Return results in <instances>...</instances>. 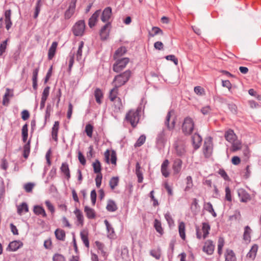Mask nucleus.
I'll return each instance as SVG.
<instances>
[{
	"label": "nucleus",
	"mask_w": 261,
	"mask_h": 261,
	"mask_svg": "<svg viewBox=\"0 0 261 261\" xmlns=\"http://www.w3.org/2000/svg\"><path fill=\"white\" fill-rule=\"evenodd\" d=\"M131 76V71L129 70H126L122 73L115 76L112 84H115L118 87L124 85L129 79Z\"/></svg>",
	"instance_id": "f257e3e1"
},
{
	"label": "nucleus",
	"mask_w": 261,
	"mask_h": 261,
	"mask_svg": "<svg viewBox=\"0 0 261 261\" xmlns=\"http://www.w3.org/2000/svg\"><path fill=\"white\" fill-rule=\"evenodd\" d=\"M229 143L231 144L230 150L235 152L241 148L242 143L238 139L233 130L229 129Z\"/></svg>",
	"instance_id": "f03ea898"
},
{
	"label": "nucleus",
	"mask_w": 261,
	"mask_h": 261,
	"mask_svg": "<svg viewBox=\"0 0 261 261\" xmlns=\"http://www.w3.org/2000/svg\"><path fill=\"white\" fill-rule=\"evenodd\" d=\"M140 110H131L126 115L125 119L133 127H135L139 122Z\"/></svg>",
	"instance_id": "7ed1b4c3"
},
{
	"label": "nucleus",
	"mask_w": 261,
	"mask_h": 261,
	"mask_svg": "<svg viewBox=\"0 0 261 261\" xmlns=\"http://www.w3.org/2000/svg\"><path fill=\"white\" fill-rule=\"evenodd\" d=\"M194 124L193 120L190 117L185 119L182 126V131L186 135H190L194 129Z\"/></svg>",
	"instance_id": "20e7f679"
},
{
	"label": "nucleus",
	"mask_w": 261,
	"mask_h": 261,
	"mask_svg": "<svg viewBox=\"0 0 261 261\" xmlns=\"http://www.w3.org/2000/svg\"><path fill=\"white\" fill-rule=\"evenodd\" d=\"M129 59L128 58H123L117 60L113 65V70L116 72H119L122 70L128 63Z\"/></svg>",
	"instance_id": "39448f33"
},
{
	"label": "nucleus",
	"mask_w": 261,
	"mask_h": 261,
	"mask_svg": "<svg viewBox=\"0 0 261 261\" xmlns=\"http://www.w3.org/2000/svg\"><path fill=\"white\" fill-rule=\"evenodd\" d=\"M85 28V22L80 20L75 23L72 28L73 34L76 36H81L83 35Z\"/></svg>",
	"instance_id": "423d86ee"
},
{
	"label": "nucleus",
	"mask_w": 261,
	"mask_h": 261,
	"mask_svg": "<svg viewBox=\"0 0 261 261\" xmlns=\"http://www.w3.org/2000/svg\"><path fill=\"white\" fill-rule=\"evenodd\" d=\"M213 150L212 140L211 138L206 140L203 146V152L206 157H209Z\"/></svg>",
	"instance_id": "0eeeda50"
},
{
	"label": "nucleus",
	"mask_w": 261,
	"mask_h": 261,
	"mask_svg": "<svg viewBox=\"0 0 261 261\" xmlns=\"http://www.w3.org/2000/svg\"><path fill=\"white\" fill-rule=\"evenodd\" d=\"M77 0H71L68 9L65 11L64 16L65 19H69L74 14Z\"/></svg>",
	"instance_id": "6e6552de"
},
{
	"label": "nucleus",
	"mask_w": 261,
	"mask_h": 261,
	"mask_svg": "<svg viewBox=\"0 0 261 261\" xmlns=\"http://www.w3.org/2000/svg\"><path fill=\"white\" fill-rule=\"evenodd\" d=\"M174 114V112L173 110H171L168 112L165 121V124L169 129H173L174 127L175 121L174 119H173L171 121V123H169V121L171 117Z\"/></svg>",
	"instance_id": "1a4fd4ad"
},
{
	"label": "nucleus",
	"mask_w": 261,
	"mask_h": 261,
	"mask_svg": "<svg viewBox=\"0 0 261 261\" xmlns=\"http://www.w3.org/2000/svg\"><path fill=\"white\" fill-rule=\"evenodd\" d=\"M237 193L241 202H246L250 198V195L243 189H238Z\"/></svg>",
	"instance_id": "9d476101"
},
{
	"label": "nucleus",
	"mask_w": 261,
	"mask_h": 261,
	"mask_svg": "<svg viewBox=\"0 0 261 261\" xmlns=\"http://www.w3.org/2000/svg\"><path fill=\"white\" fill-rule=\"evenodd\" d=\"M215 248V245L213 242L211 240H207L204 244L203 247V250L208 255L213 254Z\"/></svg>",
	"instance_id": "9b49d317"
},
{
	"label": "nucleus",
	"mask_w": 261,
	"mask_h": 261,
	"mask_svg": "<svg viewBox=\"0 0 261 261\" xmlns=\"http://www.w3.org/2000/svg\"><path fill=\"white\" fill-rule=\"evenodd\" d=\"M110 23H106L101 29L100 32V36L102 40H106L109 35L110 30L109 28L110 27Z\"/></svg>",
	"instance_id": "f8f14e48"
},
{
	"label": "nucleus",
	"mask_w": 261,
	"mask_h": 261,
	"mask_svg": "<svg viewBox=\"0 0 261 261\" xmlns=\"http://www.w3.org/2000/svg\"><path fill=\"white\" fill-rule=\"evenodd\" d=\"M23 245V243L20 241H14L10 242L7 249L11 251H15Z\"/></svg>",
	"instance_id": "ddd939ff"
},
{
	"label": "nucleus",
	"mask_w": 261,
	"mask_h": 261,
	"mask_svg": "<svg viewBox=\"0 0 261 261\" xmlns=\"http://www.w3.org/2000/svg\"><path fill=\"white\" fill-rule=\"evenodd\" d=\"M112 14V9L108 7L106 8L102 12L101 20L106 22L109 20Z\"/></svg>",
	"instance_id": "4468645a"
},
{
	"label": "nucleus",
	"mask_w": 261,
	"mask_h": 261,
	"mask_svg": "<svg viewBox=\"0 0 261 261\" xmlns=\"http://www.w3.org/2000/svg\"><path fill=\"white\" fill-rule=\"evenodd\" d=\"M192 140L194 148L198 149L201 144L202 138L198 134L195 133L192 136Z\"/></svg>",
	"instance_id": "2eb2a0df"
},
{
	"label": "nucleus",
	"mask_w": 261,
	"mask_h": 261,
	"mask_svg": "<svg viewBox=\"0 0 261 261\" xmlns=\"http://www.w3.org/2000/svg\"><path fill=\"white\" fill-rule=\"evenodd\" d=\"M100 13V10H97L89 18V25L90 28L94 27Z\"/></svg>",
	"instance_id": "dca6fc26"
},
{
	"label": "nucleus",
	"mask_w": 261,
	"mask_h": 261,
	"mask_svg": "<svg viewBox=\"0 0 261 261\" xmlns=\"http://www.w3.org/2000/svg\"><path fill=\"white\" fill-rule=\"evenodd\" d=\"M169 163L168 160H165L161 165V172L162 175L165 177H167L169 175V172L168 170Z\"/></svg>",
	"instance_id": "f3484780"
},
{
	"label": "nucleus",
	"mask_w": 261,
	"mask_h": 261,
	"mask_svg": "<svg viewBox=\"0 0 261 261\" xmlns=\"http://www.w3.org/2000/svg\"><path fill=\"white\" fill-rule=\"evenodd\" d=\"M182 163L181 160L179 159H176L174 160L173 165V169L174 173L177 174L180 171Z\"/></svg>",
	"instance_id": "a211bd4d"
},
{
	"label": "nucleus",
	"mask_w": 261,
	"mask_h": 261,
	"mask_svg": "<svg viewBox=\"0 0 261 261\" xmlns=\"http://www.w3.org/2000/svg\"><path fill=\"white\" fill-rule=\"evenodd\" d=\"M114 85V88L111 90L109 93V98L112 101H114L115 99L118 98L117 95L118 93V87Z\"/></svg>",
	"instance_id": "6ab92c4d"
},
{
	"label": "nucleus",
	"mask_w": 261,
	"mask_h": 261,
	"mask_svg": "<svg viewBox=\"0 0 261 261\" xmlns=\"http://www.w3.org/2000/svg\"><path fill=\"white\" fill-rule=\"evenodd\" d=\"M33 211L37 215H41L43 217H46L47 216L44 209L41 206L35 205L34 206Z\"/></svg>",
	"instance_id": "aec40b11"
},
{
	"label": "nucleus",
	"mask_w": 261,
	"mask_h": 261,
	"mask_svg": "<svg viewBox=\"0 0 261 261\" xmlns=\"http://www.w3.org/2000/svg\"><path fill=\"white\" fill-rule=\"evenodd\" d=\"M166 132L165 129H162L157 136L156 140L159 144H164L166 141Z\"/></svg>",
	"instance_id": "412c9836"
},
{
	"label": "nucleus",
	"mask_w": 261,
	"mask_h": 261,
	"mask_svg": "<svg viewBox=\"0 0 261 261\" xmlns=\"http://www.w3.org/2000/svg\"><path fill=\"white\" fill-rule=\"evenodd\" d=\"M57 45L58 43L57 42H53L51 44L48 53V58L49 60L52 59L55 56Z\"/></svg>",
	"instance_id": "4be33fe9"
},
{
	"label": "nucleus",
	"mask_w": 261,
	"mask_h": 261,
	"mask_svg": "<svg viewBox=\"0 0 261 261\" xmlns=\"http://www.w3.org/2000/svg\"><path fill=\"white\" fill-rule=\"evenodd\" d=\"M136 174L138 177V182L141 183L143 180V173L141 170V166L138 162L136 165Z\"/></svg>",
	"instance_id": "5701e85b"
},
{
	"label": "nucleus",
	"mask_w": 261,
	"mask_h": 261,
	"mask_svg": "<svg viewBox=\"0 0 261 261\" xmlns=\"http://www.w3.org/2000/svg\"><path fill=\"white\" fill-rule=\"evenodd\" d=\"M104 223L106 226L108 237L110 238H113L115 235L114 228L107 220H105Z\"/></svg>",
	"instance_id": "b1692460"
},
{
	"label": "nucleus",
	"mask_w": 261,
	"mask_h": 261,
	"mask_svg": "<svg viewBox=\"0 0 261 261\" xmlns=\"http://www.w3.org/2000/svg\"><path fill=\"white\" fill-rule=\"evenodd\" d=\"M80 236L86 247L88 248L89 247V242L88 238L87 231L85 230H82L80 233Z\"/></svg>",
	"instance_id": "393cba45"
},
{
	"label": "nucleus",
	"mask_w": 261,
	"mask_h": 261,
	"mask_svg": "<svg viewBox=\"0 0 261 261\" xmlns=\"http://www.w3.org/2000/svg\"><path fill=\"white\" fill-rule=\"evenodd\" d=\"M61 171L66 176L67 179H69L70 177V171L68 167V165L67 163H63L61 167Z\"/></svg>",
	"instance_id": "a878e982"
},
{
	"label": "nucleus",
	"mask_w": 261,
	"mask_h": 261,
	"mask_svg": "<svg viewBox=\"0 0 261 261\" xmlns=\"http://www.w3.org/2000/svg\"><path fill=\"white\" fill-rule=\"evenodd\" d=\"M84 211L86 214L87 217L89 219H93L94 218L95 215L94 210L88 206H85Z\"/></svg>",
	"instance_id": "bb28decb"
},
{
	"label": "nucleus",
	"mask_w": 261,
	"mask_h": 261,
	"mask_svg": "<svg viewBox=\"0 0 261 261\" xmlns=\"http://www.w3.org/2000/svg\"><path fill=\"white\" fill-rule=\"evenodd\" d=\"M175 147L177 154L179 155H182L185 152V147L183 144H177V143L175 144Z\"/></svg>",
	"instance_id": "cd10ccee"
},
{
	"label": "nucleus",
	"mask_w": 261,
	"mask_h": 261,
	"mask_svg": "<svg viewBox=\"0 0 261 261\" xmlns=\"http://www.w3.org/2000/svg\"><path fill=\"white\" fill-rule=\"evenodd\" d=\"M29 211L28 205L23 202L21 204L17 206V213L19 215H21L23 212L27 213Z\"/></svg>",
	"instance_id": "c85d7f7f"
},
{
	"label": "nucleus",
	"mask_w": 261,
	"mask_h": 261,
	"mask_svg": "<svg viewBox=\"0 0 261 261\" xmlns=\"http://www.w3.org/2000/svg\"><path fill=\"white\" fill-rule=\"evenodd\" d=\"M56 237L58 240L64 241L65 238V231L61 229H57L55 232Z\"/></svg>",
	"instance_id": "c756f323"
},
{
	"label": "nucleus",
	"mask_w": 261,
	"mask_h": 261,
	"mask_svg": "<svg viewBox=\"0 0 261 261\" xmlns=\"http://www.w3.org/2000/svg\"><path fill=\"white\" fill-rule=\"evenodd\" d=\"M127 50L126 48L124 46H122L118 48L114 55V58L116 59L117 58L123 56L126 52Z\"/></svg>",
	"instance_id": "7c9ffc66"
},
{
	"label": "nucleus",
	"mask_w": 261,
	"mask_h": 261,
	"mask_svg": "<svg viewBox=\"0 0 261 261\" xmlns=\"http://www.w3.org/2000/svg\"><path fill=\"white\" fill-rule=\"evenodd\" d=\"M161 34L163 35V32L162 30L157 27H153L152 28L151 31L149 32V35L150 37H154V36Z\"/></svg>",
	"instance_id": "2f4dec72"
},
{
	"label": "nucleus",
	"mask_w": 261,
	"mask_h": 261,
	"mask_svg": "<svg viewBox=\"0 0 261 261\" xmlns=\"http://www.w3.org/2000/svg\"><path fill=\"white\" fill-rule=\"evenodd\" d=\"M178 231L180 237L182 239L185 240L186 238L185 234V224L183 222L179 223L178 225Z\"/></svg>",
	"instance_id": "473e14b6"
},
{
	"label": "nucleus",
	"mask_w": 261,
	"mask_h": 261,
	"mask_svg": "<svg viewBox=\"0 0 261 261\" xmlns=\"http://www.w3.org/2000/svg\"><path fill=\"white\" fill-rule=\"evenodd\" d=\"M106 208L108 211L112 212L116 211L117 209L116 203L114 201L111 200L108 201Z\"/></svg>",
	"instance_id": "72a5a7b5"
},
{
	"label": "nucleus",
	"mask_w": 261,
	"mask_h": 261,
	"mask_svg": "<svg viewBox=\"0 0 261 261\" xmlns=\"http://www.w3.org/2000/svg\"><path fill=\"white\" fill-rule=\"evenodd\" d=\"M84 43L83 41H81L79 43L78 49L76 53V60L80 61L82 60V49L84 47Z\"/></svg>",
	"instance_id": "f704fd0d"
},
{
	"label": "nucleus",
	"mask_w": 261,
	"mask_h": 261,
	"mask_svg": "<svg viewBox=\"0 0 261 261\" xmlns=\"http://www.w3.org/2000/svg\"><path fill=\"white\" fill-rule=\"evenodd\" d=\"M154 227L158 232L161 235L163 234V229L162 227L161 223L160 221L157 219H155L154 222Z\"/></svg>",
	"instance_id": "c9c22d12"
},
{
	"label": "nucleus",
	"mask_w": 261,
	"mask_h": 261,
	"mask_svg": "<svg viewBox=\"0 0 261 261\" xmlns=\"http://www.w3.org/2000/svg\"><path fill=\"white\" fill-rule=\"evenodd\" d=\"M210 230V226L207 223H203L202 231L203 232V238L205 239L207 237Z\"/></svg>",
	"instance_id": "e433bc0d"
},
{
	"label": "nucleus",
	"mask_w": 261,
	"mask_h": 261,
	"mask_svg": "<svg viewBox=\"0 0 261 261\" xmlns=\"http://www.w3.org/2000/svg\"><path fill=\"white\" fill-rule=\"evenodd\" d=\"M114 111L115 112H118L122 108V103L121 99L119 97L114 100Z\"/></svg>",
	"instance_id": "4c0bfd02"
},
{
	"label": "nucleus",
	"mask_w": 261,
	"mask_h": 261,
	"mask_svg": "<svg viewBox=\"0 0 261 261\" xmlns=\"http://www.w3.org/2000/svg\"><path fill=\"white\" fill-rule=\"evenodd\" d=\"M22 141L23 142H25L28 136V125L27 124H24L22 128Z\"/></svg>",
	"instance_id": "58836bf2"
},
{
	"label": "nucleus",
	"mask_w": 261,
	"mask_h": 261,
	"mask_svg": "<svg viewBox=\"0 0 261 261\" xmlns=\"http://www.w3.org/2000/svg\"><path fill=\"white\" fill-rule=\"evenodd\" d=\"M93 167L94 172L95 173H100L101 171V165L99 162V161L98 160H96L93 163Z\"/></svg>",
	"instance_id": "ea45409f"
},
{
	"label": "nucleus",
	"mask_w": 261,
	"mask_h": 261,
	"mask_svg": "<svg viewBox=\"0 0 261 261\" xmlns=\"http://www.w3.org/2000/svg\"><path fill=\"white\" fill-rule=\"evenodd\" d=\"M257 249V246H253L249 252L247 253V257L252 258V259H254L256 256Z\"/></svg>",
	"instance_id": "a19ab883"
},
{
	"label": "nucleus",
	"mask_w": 261,
	"mask_h": 261,
	"mask_svg": "<svg viewBox=\"0 0 261 261\" xmlns=\"http://www.w3.org/2000/svg\"><path fill=\"white\" fill-rule=\"evenodd\" d=\"M74 213L76 215V217L77 218V220L78 222L81 225H83V221H84V217H83L82 213L79 209H77V208L74 211Z\"/></svg>",
	"instance_id": "79ce46f5"
},
{
	"label": "nucleus",
	"mask_w": 261,
	"mask_h": 261,
	"mask_svg": "<svg viewBox=\"0 0 261 261\" xmlns=\"http://www.w3.org/2000/svg\"><path fill=\"white\" fill-rule=\"evenodd\" d=\"M94 95L95 97L96 101L97 103H100L101 100L100 98L102 97V93L101 91V90L99 88L96 89L95 92H94Z\"/></svg>",
	"instance_id": "37998d69"
},
{
	"label": "nucleus",
	"mask_w": 261,
	"mask_h": 261,
	"mask_svg": "<svg viewBox=\"0 0 261 261\" xmlns=\"http://www.w3.org/2000/svg\"><path fill=\"white\" fill-rule=\"evenodd\" d=\"M119 178L118 177H112L109 182V185L112 189H114L118 185Z\"/></svg>",
	"instance_id": "c03bdc74"
},
{
	"label": "nucleus",
	"mask_w": 261,
	"mask_h": 261,
	"mask_svg": "<svg viewBox=\"0 0 261 261\" xmlns=\"http://www.w3.org/2000/svg\"><path fill=\"white\" fill-rule=\"evenodd\" d=\"M251 230L248 226H246L245 227V230L244 232V239L246 241H249L250 239V234Z\"/></svg>",
	"instance_id": "a18cd8bd"
},
{
	"label": "nucleus",
	"mask_w": 261,
	"mask_h": 261,
	"mask_svg": "<svg viewBox=\"0 0 261 261\" xmlns=\"http://www.w3.org/2000/svg\"><path fill=\"white\" fill-rule=\"evenodd\" d=\"M41 0H38L36 3L35 7V11L34 15V17L35 18H36L38 17L41 10Z\"/></svg>",
	"instance_id": "49530a36"
},
{
	"label": "nucleus",
	"mask_w": 261,
	"mask_h": 261,
	"mask_svg": "<svg viewBox=\"0 0 261 261\" xmlns=\"http://www.w3.org/2000/svg\"><path fill=\"white\" fill-rule=\"evenodd\" d=\"M146 140V137L145 135H141L139 139L137 140L136 143L135 144V147H140L142 145Z\"/></svg>",
	"instance_id": "de8ad7c7"
},
{
	"label": "nucleus",
	"mask_w": 261,
	"mask_h": 261,
	"mask_svg": "<svg viewBox=\"0 0 261 261\" xmlns=\"http://www.w3.org/2000/svg\"><path fill=\"white\" fill-rule=\"evenodd\" d=\"M93 129V127L92 125L90 124L86 125L85 127V132L87 135L90 138H91L92 136Z\"/></svg>",
	"instance_id": "09e8293b"
},
{
	"label": "nucleus",
	"mask_w": 261,
	"mask_h": 261,
	"mask_svg": "<svg viewBox=\"0 0 261 261\" xmlns=\"http://www.w3.org/2000/svg\"><path fill=\"white\" fill-rule=\"evenodd\" d=\"M165 218L167 221L170 227L173 226L174 225V221L170 214V213L168 212L165 214Z\"/></svg>",
	"instance_id": "8fccbe9b"
},
{
	"label": "nucleus",
	"mask_w": 261,
	"mask_h": 261,
	"mask_svg": "<svg viewBox=\"0 0 261 261\" xmlns=\"http://www.w3.org/2000/svg\"><path fill=\"white\" fill-rule=\"evenodd\" d=\"M30 144L29 142H28L27 144H25L23 147V157L25 159H27L29 156V153H30Z\"/></svg>",
	"instance_id": "3c124183"
},
{
	"label": "nucleus",
	"mask_w": 261,
	"mask_h": 261,
	"mask_svg": "<svg viewBox=\"0 0 261 261\" xmlns=\"http://www.w3.org/2000/svg\"><path fill=\"white\" fill-rule=\"evenodd\" d=\"M243 154L244 157V160H248L250 155V151L247 146H245L243 149Z\"/></svg>",
	"instance_id": "603ef678"
},
{
	"label": "nucleus",
	"mask_w": 261,
	"mask_h": 261,
	"mask_svg": "<svg viewBox=\"0 0 261 261\" xmlns=\"http://www.w3.org/2000/svg\"><path fill=\"white\" fill-rule=\"evenodd\" d=\"M205 209L212 214L214 217L216 216V213L215 212L214 210L212 204L210 202L206 203L205 205Z\"/></svg>",
	"instance_id": "864d4df0"
},
{
	"label": "nucleus",
	"mask_w": 261,
	"mask_h": 261,
	"mask_svg": "<svg viewBox=\"0 0 261 261\" xmlns=\"http://www.w3.org/2000/svg\"><path fill=\"white\" fill-rule=\"evenodd\" d=\"M193 186L192 179L191 176H188L187 177V186L185 189V191H189Z\"/></svg>",
	"instance_id": "5fc2aeb1"
},
{
	"label": "nucleus",
	"mask_w": 261,
	"mask_h": 261,
	"mask_svg": "<svg viewBox=\"0 0 261 261\" xmlns=\"http://www.w3.org/2000/svg\"><path fill=\"white\" fill-rule=\"evenodd\" d=\"M194 92L199 95H203L205 94L204 89L200 86H196L194 88Z\"/></svg>",
	"instance_id": "6e6d98bb"
},
{
	"label": "nucleus",
	"mask_w": 261,
	"mask_h": 261,
	"mask_svg": "<svg viewBox=\"0 0 261 261\" xmlns=\"http://www.w3.org/2000/svg\"><path fill=\"white\" fill-rule=\"evenodd\" d=\"M241 215L239 212L236 211L234 215L229 216V221L235 220L236 222H238L240 219Z\"/></svg>",
	"instance_id": "4d7b16f0"
},
{
	"label": "nucleus",
	"mask_w": 261,
	"mask_h": 261,
	"mask_svg": "<svg viewBox=\"0 0 261 261\" xmlns=\"http://www.w3.org/2000/svg\"><path fill=\"white\" fill-rule=\"evenodd\" d=\"M53 261H65L63 255L60 254H55L53 257Z\"/></svg>",
	"instance_id": "13d9d810"
},
{
	"label": "nucleus",
	"mask_w": 261,
	"mask_h": 261,
	"mask_svg": "<svg viewBox=\"0 0 261 261\" xmlns=\"http://www.w3.org/2000/svg\"><path fill=\"white\" fill-rule=\"evenodd\" d=\"M7 41L5 40L0 44V56H2L5 52L7 47Z\"/></svg>",
	"instance_id": "bf43d9fd"
},
{
	"label": "nucleus",
	"mask_w": 261,
	"mask_h": 261,
	"mask_svg": "<svg viewBox=\"0 0 261 261\" xmlns=\"http://www.w3.org/2000/svg\"><path fill=\"white\" fill-rule=\"evenodd\" d=\"M165 58L166 59V60H170V61H172V62H174V63L175 64V65H177L178 64V60L175 57V56L174 55H168L167 56L165 57Z\"/></svg>",
	"instance_id": "052dcab7"
},
{
	"label": "nucleus",
	"mask_w": 261,
	"mask_h": 261,
	"mask_svg": "<svg viewBox=\"0 0 261 261\" xmlns=\"http://www.w3.org/2000/svg\"><path fill=\"white\" fill-rule=\"evenodd\" d=\"M78 159L81 164L85 165L86 164V160L85 156L81 151L78 153Z\"/></svg>",
	"instance_id": "680f3d73"
},
{
	"label": "nucleus",
	"mask_w": 261,
	"mask_h": 261,
	"mask_svg": "<svg viewBox=\"0 0 261 261\" xmlns=\"http://www.w3.org/2000/svg\"><path fill=\"white\" fill-rule=\"evenodd\" d=\"M101 180H102L101 174V173L98 174L95 178L96 186L97 188L100 187V186L101 185Z\"/></svg>",
	"instance_id": "e2e57ef3"
},
{
	"label": "nucleus",
	"mask_w": 261,
	"mask_h": 261,
	"mask_svg": "<svg viewBox=\"0 0 261 261\" xmlns=\"http://www.w3.org/2000/svg\"><path fill=\"white\" fill-rule=\"evenodd\" d=\"M45 203L48 210L50 211L51 213H54L55 212V207L50 202L49 200H46Z\"/></svg>",
	"instance_id": "0e129e2a"
},
{
	"label": "nucleus",
	"mask_w": 261,
	"mask_h": 261,
	"mask_svg": "<svg viewBox=\"0 0 261 261\" xmlns=\"http://www.w3.org/2000/svg\"><path fill=\"white\" fill-rule=\"evenodd\" d=\"M90 197H91L92 203L93 205H94L95 204L96 200V191L95 190H93L91 192Z\"/></svg>",
	"instance_id": "69168bd1"
},
{
	"label": "nucleus",
	"mask_w": 261,
	"mask_h": 261,
	"mask_svg": "<svg viewBox=\"0 0 261 261\" xmlns=\"http://www.w3.org/2000/svg\"><path fill=\"white\" fill-rule=\"evenodd\" d=\"M121 256L125 260H127L128 258V251L126 248H124L122 250Z\"/></svg>",
	"instance_id": "338daca9"
},
{
	"label": "nucleus",
	"mask_w": 261,
	"mask_h": 261,
	"mask_svg": "<svg viewBox=\"0 0 261 261\" xmlns=\"http://www.w3.org/2000/svg\"><path fill=\"white\" fill-rule=\"evenodd\" d=\"M211 111V108L210 106L204 107L201 110V112L203 115H207L210 113Z\"/></svg>",
	"instance_id": "774afa93"
}]
</instances>
